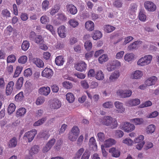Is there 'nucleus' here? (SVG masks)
Listing matches in <instances>:
<instances>
[{
    "label": "nucleus",
    "mask_w": 159,
    "mask_h": 159,
    "mask_svg": "<svg viewBox=\"0 0 159 159\" xmlns=\"http://www.w3.org/2000/svg\"><path fill=\"white\" fill-rule=\"evenodd\" d=\"M66 98L67 101L70 103L74 101L75 97L74 94L71 93H68L66 94Z\"/></svg>",
    "instance_id": "40"
},
{
    "label": "nucleus",
    "mask_w": 159,
    "mask_h": 159,
    "mask_svg": "<svg viewBox=\"0 0 159 159\" xmlns=\"http://www.w3.org/2000/svg\"><path fill=\"white\" fill-rule=\"evenodd\" d=\"M61 106V102L57 99L53 100L50 105V107L52 109H57Z\"/></svg>",
    "instance_id": "20"
},
{
    "label": "nucleus",
    "mask_w": 159,
    "mask_h": 159,
    "mask_svg": "<svg viewBox=\"0 0 159 159\" xmlns=\"http://www.w3.org/2000/svg\"><path fill=\"white\" fill-rule=\"evenodd\" d=\"M84 152V149L81 148L78 149L76 152L74 159H79Z\"/></svg>",
    "instance_id": "34"
},
{
    "label": "nucleus",
    "mask_w": 159,
    "mask_h": 159,
    "mask_svg": "<svg viewBox=\"0 0 159 159\" xmlns=\"http://www.w3.org/2000/svg\"><path fill=\"white\" fill-rule=\"evenodd\" d=\"M34 63L39 68L43 67L44 66V63L42 60L38 58H35L34 60Z\"/></svg>",
    "instance_id": "35"
},
{
    "label": "nucleus",
    "mask_w": 159,
    "mask_h": 159,
    "mask_svg": "<svg viewBox=\"0 0 159 159\" xmlns=\"http://www.w3.org/2000/svg\"><path fill=\"white\" fill-rule=\"evenodd\" d=\"M27 56L25 55H23L20 56L18 60L19 63L21 64H25L27 61Z\"/></svg>",
    "instance_id": "57"
},
{
    "label": "nucleus",
    "mask_w": 159,
    "mask_h": 159,
    "mask_svg": "<svg viewBox=\"0 0 159 159\" xmlns=\"http://www.w3.org/2000/svg\"><path fill=\"white\" fill-rule=\"evenodd\" d=\"M57 18L59 22H62L66 21L67 19V17L65 14L62 13H59L57 15Z\"/></svg>",
    "instance_id": "37"
},
{
    "label": "nucleus",
    "mask_w": 159,
    "mask_h": 159,
    "mask_svg": "<svg viewBox=\"0 0 159 159\" xmlns=\"http://www.w3.org/2000/svg\"><path fill=\"white\" fill-rule=\"evenodd\" d=\"M62 85L64 88L66 89H71L73 87L72 84L68 81H65L63 82Z\"/></svg>",
    "instance_id": "50"
},
{
    "label": "nucleus",
    "mask_w": 159,
    "mask_h": 159,
    "mask_svg": "<svg viewBox=\"0 0 159 159\" xmlns=\"http://www.w3.org/2000/svg\"><path fill=\"white\" fill-rule=\"evenodd\" d=\"M135 55L133 53H127L124 56V60L125 62L131 63L135 59Z\"/></svg>",
    "instance_id": "13"
},
{
    "label": "nucleus",
    "mask_w": 159,
    "mask_h": 159,
    "mask_svg": "<svg viewBox=\"0 0 159 159\" xmlns=\"http://www.w3.org/2000/svg\"><path fill=\"white\" fill-rule=\"evenodd\" d=\"M20 17L21 19L23 21L27 20L29 18V16L27 13L25 12H22L20 13Z\"/></svg>",
    "instance_id": "63"
},
{
    "label": "nucleus",
    "mask_w": 159,
    "mask_h": 159,
    "mask_svg": "<svg viewBox=\"0 0 159 159\" xmlns=\"http://www.w3.org/2000/svg\"><path fill=\"white\" fill-rule=\"evenodd\" d=\"M67 11L72 15H74L77 13V10L76 7L71 4H67L66 6Z\"/></svg>",
    "instance_id": "16"
},
{
    "label": "nucleus",
    "mask_w": 159,
    "mask_h": 159,
    "mask_svg": "<svg viewBox=\"0 0 159 159\" xmlns=\"http://www.w3.org/2000/svg\"><path fill=\"white\" fill-rule=\"evenodd\" d=\"M120 76L119 71L115 70L112 73L109 77V82L110 83L115 82Z\"/></svg>",
    "instance_id": "14"
},
{
    "label": "nucleus",
    "mask_w": 159,
    "mask_h": 159,
    "mask_svg": "<svg viewBox=\"0 0 159 159\" xmlns=\"http://www.w3.org/2000/svg\"><path fill=\"white\" fill-rule=\"evenodd\" d=\"M37 134V131L35 129H33L26 132L23 137V139L26 142H31L34 139L35 136Z\"/></svg>",
    "instance_id": "3"
},
{
    "label": "nucleus",
    "mask_w": 159,
    "mask_h": 159,
    "mask_svg": "<svg viewBox=\"0 0 159 159\" xmlns=\"http://www.w3.org/2000/svg\"><path fill=\"white\" fill-rule=\"evenodd\" d=\"M120 127L121 129L127 133L132 132L135 128V126L134 124L128 122H124Z\"/></svg>",
    "instance_id": "5"
},
{
    "label": "nucleus",
    "mask_w": 159,
    "mask_h": 159,
    "mask_svg": "<svg viewBox=\"0 0 159 159\" xmlns=\"http://www.w3.org/2000/svg\"><path fill=\"white\" fill-rule=\"evenodd\" d=\"M41 6L43 11H46L50 7L49 1L48 0L43 1L42 3Z\"/></svg>",
    "instance_id": "29"
},
{
    "label": "nucleus",
    "mask_w": 159,
    "mask_h": 159,
    "mask_svg": "<svg viewBox=\"0 0 159 159\" xmlns=\"http://www.w3.org/2000/svg\"><path fill=\"white\" fill-rule=\"evenodd\" d=\"M152 105V102L150 101H147L139 105V107L140 108H143L145 107H150Z\"/></svg>",
    "instance_id": "60"
},
{
    "label": "nucleus",
    "mask_w": 159,
    "mask_h": 159,
    "mask_svg": "<svg viewBox=\"0 0 159 159\" xmlns=\"http://www.w3.org/2000/svg\"><path fill=\"white\" fill-rule=\"evenodd\" d=\"M102 37V34L101 32L98 30L94 31L92 38L94 40L100 39Z\"/></svg>",
    "instance_id": "41"
},
{
    "label": "nucleus",
    "mask_w": 159,
    "mask_h": 159,
    "mask_svg": "<svg viewBox=\"0 0 159 159\" xmlns=\"http://www.w3.org/2000/svg\"><path fill=\"white\" fill-rule=\"evenodd\" d=\"M132 94V92L130 89L123 90L119 89L116 91L117 95L122 98H126L130 97Z\"/></svg>",
    "instance_id": "6"
},
{
    "label": "nucleus",
    "mask_w": 159,
    "mask_h": 159,
    "mask_svg": "<svg viewBox=\"0 0 159 159\" xmlns=\"http://www.w3.org/2000/svg\"><path fill=\"white\" fill-rule=\"evenodd\" d=\"M68 23L71 27L74 28H76L79 25L78 21L75 18L69 20Z\"/></svg>",
    "instance_id": "30"
},
{
    "label": "nucleus",
    "mask_w": 159,
    "mask_h": 159,
    "mask_svg": "<svg viewBox=\"0 0 159 159\" xmlns=\"http://www.w3.org/2000/svg\"><path fill=\"white\" fill-rule=\"evenodd\" d=\"M50 89L49 87H42L39 89V93L45 96L48 95L50 93Z\"/></svg>",
    "instance_id": "22"
},
{
    "label": "nucleus",
    "mask_w": 159,
    "mask_h": 159,
    "mask_svg": "<svg viewBox=\"0 0 159 159\" xmlns=\"http://www.w3.org/2000/svg\"><path fill=\"white\" fill-rule=\"evenodd\" d=\"M143 72L140 70H136L133 72L131 77L133 79L139 80L140 79L143 75Z\"/></svg>",
    "instance_id": "17"
},
{
    "label": "nucleus",
    "mask_w": 159,
    "mask_h": 159,
    "mask_svg": "<svg viewBox=\"0 0 159 159\" xmlns=\"http://www.w3.org/2000/svg\"><path fill=\"white\" fill-rule=\"evenodd\" d=\"M45 101L44 98L43 97H39L36 101V104L37 105H40L43 104Z\"/></svg>",
    "instance_id": "61"
},
{
    "label": "nucleus",
    "mask_w": 159,
    "mask_h": 159,
    "mask_svg": "<svg viewBox=\"0 0 159 159\" xmlns=\"http://www.w3.org/2000/svg\"><path fill=\"white\" fill-rule=\"evenodd\" d=\"M39 147L36 145L33 146L29 151V154L32 155L37 153L39 151Z\"/></svg>",
    "instance_id": "39"
},
{
    "label": "nucleus",
    "mask_w": 159,
    "mask_h": 159,
    "mask_svg": "<svg viewBox=\"0 0 159 159\" xmlns=\"http://www.w3.org/2000/svg\"><path fill=\"white\" fill-rule=\"evenodd\" d=\"M16 60V56L14 55H11L7 57V63H14Z\"/></svg>",
    "instance_id": "58"
},
{
    "label": "nucleus",
    "mask_w": 159,
    "mask_h": 159,
    "mask_svg": "<svg viewBox=\"0 0 159 159\" xmlns=\"http://www.w3.org/2000/svg\"><path fill=\"white\" fill-rule=\"evenodd\" d=\"M41 23L43 24H46L49 21V18L46 15L42 16L40 18Z\"/></svg>",
    "instance_id": "52"
},
{
    "label": "nucleus",
    "mask_w": 159,
    "mask_h": 159,
    "mask_svg": "<svg viewBox=\"0 0 159 159\" xmlns=\"http://www.w3.org/2000/svg\"><path fill=\"white\" fill-rule=\"evenodd\" d=\"M84 46L85 49L87 50H90L92 47V43L90 41H87L85 42Z\"/></svg>",
    "instance_id": "62"
},
{
    "label": "nucleus",
    "mask_w": 159,
    "mask_h": 159,
    "mask_svg": "<svg viewBox=\"0 0 159 159\" xmlns=\"http://www.w3.org/2000/svg\"><path fill=\"white\" fill-rule=\"evenodd\" d=\"M114 105L117 113H123L125 112V108L122 102L119 101H116L114 102Z\"/></svg>",
    "instance_id": "7"
},
{
    "label": "nucleus",
    "mask_w": 159,
    "mask_h": 159,
    "mask_svg": "<svg viewBox=\"0 0 159 159\" xmlns=\"http://www.w3.org/2000/svg\"><path fill=\"white\" fill-rule=\"evenodd\" d=\"M153 57L150 54L144 55L137 61V64L139 66H145L151 63Z\"/></svg>",
    "instance_id": "2"
},
{
    "label": "nucleus",
    "mask_w": 159,
    "mask_h": 159,
    "mask_svg": "<svg viewBox=\"0 0 159 159\" xmlns=\"http://www.w3.org/2000/svg\"><path fill=\"white\" fill-rule=\"evenodd\" d=\"M57 32L61 38H63L66 36V27L64 25L60 26L57 29Z\"/></svg>",
    "instance_id": "19"
},
{
    "label": "nucleus",
    "mask_w": 159,
    "mask_h": 159,
    "mask_svg": "<svg viewBox=\"0 0 159 159\" xmlns=\"http://www.w3.org/2000/svg\"><path fill=\"white\" fill-rule=\"evenodd\" d=\"M53 72L52 70L48 68H46L42 71V75L43 77L47 78H50L53 75Z\"/></svg>",
    "instance_id": "12"
},
{
    "label": "nucleus",
    "mask_w": 159,
    "mask_h": 159,
    "mask_svg": "<svg viewBox=\"0 0 159 159\" xmlns=\"http://www.w3.org/2000/svg\"><path fill=\"white\" fill-rule=\"evenodd\" d=\"M24 79L22 77H20L17 81L16 84V88L18 90H20L22 87Z\"/></svg>",
    "instance_id": "36"
},
{
    "label": "nucleus",
    "mask_w": 159,
    "mask_h": 159,
    "mask_svg": "<svg viewBox=\"0 0 159 159\" xmlns=\"http://www.w3.org/2000/svg\"><path fill=\"white\" fill-rule=\"evenodd\" d=\"M80 133L78 127L75 126L72 128L71 132L68 137L69 139L71 141H75L77 139Z\"/></svg>",
    "instance_id": "4"
},
{
    "label": "nucleus",
    "mask_w": 159,
    "mask_h": 159,
    "mask_svg": "<svg viewBox=\"0 0 159 159\" xmlns=\"http://www.w3.org/2000/svg\"><path fill=\"white\" fill-rule=\"evenodd\" d=\"M139 18L140 20L145 22L147 19V16L145 12L143 11H141L139 13Z\"/></svg>",
    "instance_id": "46"
},
{
    "label": "nucleus",
    "mask_w": 159,
    "mask_h": 159,
    "mask_svg": "<svg viewBox=\"0 0 159 159\" xmlns=\"http://www.w3.org/2000/svg\"><path fill=\"white\" fill-rule=\"evenodd\" d=\"M106 139V136L102 132H99L97 134V139L100 143L104 141Z\"/></svg>",
    "instance_id": "33"
},
{
    "label": "nucleus",
    "mask_w": 159,
    "mask_h": 159,
    "mask_svg": "<svg viewBox=\"0 0 159 159\" xmlns=\"http://www.w3.org/2000/svg\"><path fill=\"white\" fill-rule=\"evenodd\" d=\"M81 86L85 89H88L89 87L87 81L86 80H82L80 81Z\"/></svg>",
    "instance_id": "64"
},
{
    "label": "nucleus",
    "mask_w": 159,
    "mask_h": 159,
    "mask_svg": "<svg viewBox=\"0 0 159 159\" xmlns=\"http://www.w3.org/2000/svg\"><path fill=\"white\" fill-rule=\"evenodd\" d=\"M144 137L143 135H140L138 136L137 137L135 138L134 140V143H138L144 142L143 141Z\"/></svg>",
    "instance_id": "55"
},
{
    "label": "nucleus",
    "mask_w": 159,
    "mask_h": 159,
    "mask_svg": "<svg viewBox=\"0 0 159 159\" xmlns=\"http://www.w3.org/2000/svg\"><path fill=\"white\" fill-rule=\"evenodd\" d=\"M157 80V78L155 76H153L148 78L145 82L146 86H150L154 85Z\"/></svg>",
    "instance_id": "15"
},
{
    "label": "nucleus",
    "mask_w": 159,
    "mask_h": 159,
    "mask_svg": "<svg viewBox=\"0 0 159 159\" xmlns=\"http://www.w3.org/2000/svg\"><path fill=\"white\" fill-rule=\"evenodd\" d=\"M103 30L107 33H110L114 30L115 28L109 25H104L103 27Z\"/></svg>",
    "instance_id": "45"
},
{
    "label": "nucleus",
    "mask_w": 159,
    "mask_h": 159,
    "mask_svg": "<svg viewBox=\"0 0 159 159\" xmlns=\"http://www.w3.org/2000/svg\"><path fill=\"white\" fill-rule=\"evenodd\" d=\"M26 109L24 107L19 108L16 113V116L19 117L24 116L26 113Z\"/></svg>",
    "instance_id": "32"
},
{
    "label": "nucleus",
    "mask_w": 159,
    "mask_h": 159,
    "mask_svg": "<svg viewBox=\"0 0 159 159\" xmlns=\"http://www.w3.org/2000/svg\"><path fill=\"white\" fill-rule=\"evenodd\" d=\"M140 103V100L136 98L129 99L125 103L126 105L128 107L136 106L139 105Z\"/></svg>",
    "instance_id": "10"
},
{
    "label": "nucleus",
    "mask_w": 159,
    "mask_h": 159,
    "mask_svg": "<svg viewBox=\"0 0 159 159\" xmlns=\"http://www.w3.org/2000/svg\"><path fill=\"white\" fill-rule=\"evenodd\" d=\"M47 118L46 117H43L41 119H39L36 121L33 124L34 126H37L43 124L46 120Z\"/></svg>",
    "instance_id": "54"
},
{
    "label": "nucleus",
    "mask_w": 159,
    "mask_h": 159,
    "mask_svg": "<svg viewBox=\"0 0 159 159\" xmlns=\"http://www.w3.org/2000/svg\"><path fill=\"white\" fill-rule=\"evenodd\" d=\"M65 61L63 57L61 56L57 57L55 60L56 64L58 66H61L63 65Z\"/></svg>",
    "instance_id": "28"
},
{
    "label": "nucleus",
    "mask_w": 159,
    "mask_h": 159,
    "mask_svg": "<svg viewBox=\"0 0 159 159\" xmlns=\"http://www.w3.org/2000/svg\"><path fill=\"white\" fill-rule=\"evenodd\" d=\"M113 103L111 101H107L104 103L102 105V107L105 108L110 109L113 107Z\"/></svg>",
    "instance_id": "49"
},
{
    "label": "nucleus",
    "mask_w": 159,
    "mask_h": 159,
    "mask_svg": "<svg viewBox=\"0 0 159 159\" xmlns=\"http://www.w3.org/2000/svg\"><path fill=\"white\" fill-rule=\"evenodd\" d=\"M95 78L99 80H102L104 78V74L101 70L97 71L95 74Z\"/></svg>",
    "instance_id": "26"
},
{
    "label": "nucleus",
    "mask_w": 159,
    "mask_h": 159,
    "mask_svg": "<svg viewBox=\"0 0 159 159\" xmlns=\"http://www.w3.org/2000/svg\"><path fill=\"white\" fill-rule=\"evenodd\" d=\"M141 43V41H135L133 43L130 44L128 46V50L129 51H132L134 49H137Z\"/></svg>",
    "instance_id": "21"
},
{
    "label": "nucleus",
    "mask_w": 159,
    "mask_h": 159,
    "mask_svg": "<svg viewBox=\"0 0 159 159\" xmlns=\"http://www.w3.org/2000/svg\"><path fill=\"white\" fill-rule=\"evenodd\" d=\"M100 121L102 124L110 126L112 129L115 128L118 126L116 119L110 116H105L100 119Z\"/></svg>",
    "instance_id": "1"
},
{
    "label": "nucleus",
    "mask_w": 159,
    "mask_h": 159,
    "mask_svg": "<svg viewBox=\"0 0 159 159\" xmlns=\"http://www.w3.org/2000/svg\"><path fill=\"white\" fill-rule=\"evenodd\" d=\"M30 47V43L28 41L25 40L23 41L22 45L21 48L22 50L25 51H26Z\"/></svg>",
    "instance_id": "53"
},
{
    "label": "nucleus",
    "mask_w": 159,
    "mask_h": 159,
    "mask_svg": "<svg viewBox=\"0 0 159 159\" xmlns=\"http://www.w3.org/2000/svg\"><path fill=\"white\" fill-rule=\"evenodd\" d=\"M38 137L45 139H48L50 136L48 131H43L39 133L38 135Z\"/></svg>",
    "instance_id": "43"
},
{
    "label": "nucleus",
    "mask_w": 159,
    "mask_h": 159,
    "mask_svg": "<svg viewBox=\"0 0 159 159\" xmlns=\"http://www.w3.org/2000/svg\"><path fill=\"white\" fill-rule=\"evenodd\" d=\"M122 143L128 146H132L134 143V141L129 138H126L123 139L122 141Z\"/></svg>",
    "instance_id": "47"
},
{
    "label": "nucleus",
    "mask_w": 159,
    "mask_h": 159,
    "mask_svg": "<svg viewBox=\"0 0 159 159\" xmlns=\"http://www.w3.org/2000/svg\"><path fill=\"white\" fill-rule=\"evenodd\" d=\"M144 6L146 9L150 11H154L156 9V5L150 1H146L144 2Z\"/></svg>",
    "instance_id": "11"
},
{
    "label": "nucleus",
    "mask_w": 159,
    "mask_h": 159,
    "mask_svg": "<svg viewBox=\"0 0 159 159\" xmlns=\"http://www.w3.org/2000/svg\"><path fill=\"white\" fill-rule=\"evenodd\" d=\"M130 121L135 125H140L143 123L144 120L142 118H135L131 119Z\"/></svg>",
    "instance_id": "31"
},
{
    "label": "nucleus",
    "mask_w": 159,
    "mask_h": 159,
    "mask_svg": "<svg viewBox=\"0 0 159 159\" xmlns=\"http://www.w3.org/2000/svg\"><path fill=\"white\" fill-rule=\"evenodd\" d=\"M116 142V141L114 139L110 138L104 140L103 145L106 147H109L115 144Z\"/></svg>",
    "instance_id": "27"
},
{
    "label": "nucleus",
    "mask_w": 159,
    "mask_h": 159,
    "mask_svg": "<svg viewBox=\"0 0 159 159\" xmlns=\"http://www.w3.org/2000/svg\"><path fill=\"white\" fill-rule=\"evenodd\" d=\"M30 38L31 40H34L36 43L38 44H41L43 42L42 36L36 35L34 32H32L31 33Z\"/></svg>",
    "instance_id": "8"
},
{
    "label": "nucleus",
    "mask_w": 159,
    "mask_h": 159,
    "mask_svg": "<svg viewBox=\"0 0 159 159\" xmlns=\"http://www.w3.org/2000/svg\"><path fill=\"white\" fill-rule=\"evenodd\" d=\"M90 153L88 150H86L81 156V159H89Z\"/></svg>",
    "instance_id": "59"
},
{
    "label": "nucleus",
    "mask_w": 159,
    "mask_h": 159,
    "mask_svg": "<svg viewBox=\"0 0 159 159\" xmlns=\"http://www.w3.org/2000/svg\"><path fill=\"white\" fill-rule=\"evenodd\" d=\"M16 109V106L14 104H10L8 107L7 111L8 113L10 115Z\"/></svg>",
    "instance_id": "51"
},
{
    "label": "nucleus",
    "mask_w": 159,
    "mask_h": 159,
    "mask_svg": "<svg viewBox=\"0 0 159 159\" xmlns=\"http://www.w3.org/2000/svg\"><path fill=\"white\" fill-rule=\"evenodd\" d=\"M85 28L88 30L92 31L94 30V25L92 21L89 20L86 22L85 24Z\"/></svg>",
    "instance_id": "25"
},
{
    "label": "nucleus",
    "mask_w": 159,
    "mask_h": 159,
    "mask_svg": "<svg viewBox=\"0 0 159 159\" xmlns=\"http://www.w3.org/2000/svg\"><path fill=\"white\" fill-rule=\"evenodd\" d=\"M109 152L111 153L112 157H118L120 155V151L115 148H112L110 149Z\"/></svg>",
    "instance_id": "24"
},
{
    "label": "nucleus",
    "mask_w": 159,
    "mask_h": 159,
    "mask_svg": "<svg viewBox=\"0 0 159 159\" xmlns=\"http://www.w3.org/2000/svg\"><path fill=\"white\" fill-rule=\"evenodd\" d=\"M24 97L23 93L21 92L15 96V99L17 101H20L23 99Z\"/></svg>",
    "instance_id": "56"
},
{
    "label": "nucleus",
    "mask_w": 159,
    "mask_h": 159,
    "mask_svg": "<svg viewBox=\"0 0 159 159\" xmlns=\"http://www.w3.org/2000/svg\"><path fill=\"white\" fill-rule=\"evenodd\" d=\"M60 9L59 7L57 5H55L49 10V12L51 15L53 16Z\"/></svg>",
    "instance_id": "48"
},
{
    "label": "nucleus",
    "mask_w": 159,
    "mask_h": 159,
    "mask_svg": "<svg viewBox=\"0 0 159 159\" xmlns=\"http://www.w3.org/2000/svg\"><path fill=\"white\" fill-rule=\"evenodd\" d=\"M75 68L79 71H85L87 68V65L85 62L81 61L75 64Z\"/></svg>",
    "instance_id": "9"
},
{
    "label": "nucleus",
    "mask_w": 159,
    "mask_h": 159,
    "mask_svg": "<svg viewBox=\"0 0 159 159\" xmlns=\"http://www.w3.org/2000/svg\"><path fill=\"white\" fill-rule=\"evenodd\" d=\"M109 59L107 55L106 54H103L100 56L98 59V61L100 64L107 61Z\"/></svg>",
    "instance_id": "44"
},
{
    "label": "nucleus",
    "mask_w": 159,
    "mask_h": 159,
    "mask_svg": "<svg viewBox=\"0 0 159 159\" xmlns=\"http://www.w3.org/2000/svg\"><path fill=\"white\" fill-rule=\"evenodd\" d=\"M17 144V140L16 138L15 137H13L9 140L8 145L9 148H13L16 146Z\"/></svg>",
    "instance_id": "42"
},
{
    "label": "nucleus",
    "mask_w": 159,
    "mask_h": 159,
    "mask_svg": "<svg viewBox=\"0 0 159 159\" xmlns=\"http://www.w3.org/2000/svg\"><path fill=\"white\" fill-rule=\"evenodd\" d=\"M89 144V147L92 148L93 150L96 151L97 150V145L94 138L92 137L90 138Z\"/></svg>",
    "instance_id": "23"
},
{
    "label": "nucleus",
    "mask_w": 159,
    "mask_h": 159,
    "mask_svg": "<svg viewBox=\"0 0 159 159\" xmlns=\"http://www.w3.org/2000/svg\"><path fill=\"white\" fill-rule=\"evenodd\" d=\"M156 127L154 125L151 124L148 125L146 128V131L147 134H152L155 131Z\"/></svg>",
    "instance_id": "38"
},
{
    "label": "nucleus",
    "mask_w": 159,
    "mask_h": 159,
    "mask_svg": "<svg viewBox=\"0 0 159 159\" xmlns=\"http://www.w3.org/2000/svg\"><path fill=\"white\" fill-rule=\"evenodd\" d=\"M14 85V83L12 81H11L8 83L6 90L7 95H10L11 94L13 89Z\"/></svg>",
    "instance_id": "18"
}]
</instances>
